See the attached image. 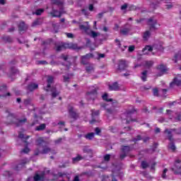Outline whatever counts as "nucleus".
I'll return each instance as SVG.
<instances>
[{"label": "nucleus", "mask_w": 181, "mask_h": 181, "mask_svg": "<svg viewBox=\"0 0 181 181\" xmlns=\"http://www.w3.org/2000/svg\"><path fill=\"white\" fill-rule=\"evenodd\" d=\"M107 105H108L107 103H102L100 104L101 108H103V110H105L108 114H110L112 115H115L117 114V110L115 108L119 107V103L118 102H112V107L110 108H107Z\"/></svg>", "instance_id": "f257e3e1"}, {"label": "nucleus", "mask_w": 181, "mask_h": 181, "mask_svg": "<svg viewBox=\"0 0 181 181\" xmlns=\"http://www.w3.org/2000/svg\"><path fill=\"white\" fill-rule=\"evenodd\" d=\"M172 131H175V129L169 131V129H166L164 132L168 134V139L170 141V143L168 144V149L175 152V151H176V146L175 145V139L173 138V134H172Z\"/></svg>", "instance_id": "f03ea898"}, {"label": "nucleus", "mask_w": 181, "mask_h": 181, "mask_svg": "<svg viewBox=\"0 0 181 181\" xmlns=\"http://www.w3.org/2000/svg\"><path fill=\"white\" fill-rule=\"evenodd\" d=\"M36 144L37 146H42V150L41 151L42 155H46L47 153H49V152H52V148L47 146H45L43 145H46V141L42 139H38L36 141Z\"/></svg>", "instance_id": "7ed1b4c3"}, {"label": "nucleus", "mask_w": 181, "mask_h": 181, "mask_svg": "<svg viewBox=\"0 0 181 181\" xmlns=\"http://www.w3.org/2000/svg\"><path fill=\"white\" fill-rule=\"evenodd\" d=\"M147 25L149 26V30L151 32H155L158 30L156 25H158V20L155 19V17H151L147 19Z\"/></svg>", "instance_id": "20e7f679"}, {"label": "nucleus", "mask_w": 181, "mask_h": 181, "mask_svg": "<svg viewBox=\"0 0 181 181\" xmlns=\"http://www.w3.org/2000/svg\"><path fill=\"white\" fill-rule=\"evenodd\" d=\"M132 151V149L131 148V146H122L121 147L122 153H120L119 155V158L121 159V160H124V159H125V158L128 156V153H129V152H131Z\"/></svg>", "instance_id": "39448f33"}, {"label": "nucleus", "mask_w": 181, "mask_h": 181, "mask_svg": "<svg viewBox=\"0 0 181 181\" xmlns=\"http://www.w3.org/2000/svg\"><path fill=\"white\" fill-rule=\"evenodd\" d=\"M37 88H39V84L31 82L26 86L25 90L27 93H32L35 90H37Z\"/></svg>", "instance_id": "423d86ee"}, {"label": "nucleus", "mask_w": 181, "mask_h": 181, "mask_svg": "<svg viewBox=\"0 0 181 181\" xmlns=\"http://www.w3.org/2000/svg\"><path fill=\"white\" fill-rule=\"evenodd\" d=\"M181 160H176L175 163H174V168H172L173 170L174 173L175 175H177L179 173H181Z\"/></svg>", "instance_id": "0eeeda50"}, {"label": "nucleus", "mask_w": 181, "mask_h": 181, "mask_svg": "<svg viewBox=\"0 0 181 181\" xmlns=\"http://www.w3.org/2000/svg\"><path fill=\"white\" fill-rule=\"evenodd\" d=\"M46 175V173L45 171L41 172L40 174L35 173L33 180L34 181H45L46 179L45 178V176Z\"/></svg>", "instance_id": "6e6552de"}, {"label": "nucleus", "mask_w": 181, "mask_h": 181, "mask_svg": "<svg viewBox=\"0 0 181 181\" xmlns=\"http://www.w3.org/2000/svg\"><path fill=\"white\" fill-rule=\"evenodd\" d=\"M127 67H128V64H127V61L124 59H121L119 62L117 70H119V71H124V70H126Z\"/></svg>", "instance_id": "1a4fd4ad"}, {"label": "nucleus", "mask_w": 181, "mask_h": 181, "mask_svg": "<svg viewBox=\"0 0 181 181\" xmlns=\"http://www.w3.org/2000/svg\"><path fill=\"white\" fill-rule=\"evenodd\" d=\"M87 97L89 100H95L97 98V95H98V93L97 92V89H93L92 90L88 92L87 93Z\"/></svg>", "instance_id": "9d476101"}, {"label": "nucleus", "mask_w": 181, "mask_h": 181, "mask_svg": "<svg viewBox=\"0 0 181 181\" xmlns=\"http://www.w3.org/2000/svg\"><path fill=\"white\" fill-rule=\"evenodd\" d=\"M157 70H158V72L157 74V76L158 77L163 76V74H165V73H166V71H168L166 66H165V65H163V64L158 65L157 66Z\"/></svg>", "instance_id": "9b49d317"}, {"label": "nucleus", "mask_w": 181, "mask_h": 181, "mask_svg": "<svg viewBox=\"0 0 181 181\" xmlns=\"http://www.w3.org/2000/svg\"><path fill=\"white\" fill-rule=\"evenodd\" d=\"M68 111L71 118L75 120L78 118V115H77V113L74 111V107H73V106L69 107Z\"/></svg>", "instance_id": "f8f14e48"}, {"label": "nucleus", "mask_w": 181, "mask_h": 181, "mask_svg": "<svg viewBox=\"0 0 181 181\" xmlns=\"http://www.w3.org/2000/svg\"><path fill=\"white\" fill-rule=\"evenodd\" d=\"M16 145L17 146H23V132H19L18 136L16 140Z\"/></svg>", "instance_id": "ddd939ff"}, {"label": "nucleus", "mask_w": 181, "mask_h": 181, "mask_svg": "<svg viewBox=\"0 0 181 181\" xmlns=\"http://www.w3.org/2000/svg\"><path fill=\"white\" fill-rule=\"evenodd\" d=\"M64 12L63 11H57L54 8H52V11L50 13V15L52 18H62V15H63Z\"/></svg>", "instance_id": "4468645a"}, {"label": "nucleus", "mask_w": 181, "mask_h": 181, "mask_svg": "<svg viewBox=\"0 0 181 181\" xmlns=\"http://www.w3.org/2000/svg\"><path fill=\"white\" fill-rule=\"evenodd\" d=\"M51 91V97L52 98H57L58 95H60V91L57 90V88L56 86H52L50 89Z\"/></svg>", "instance_id": "2eb2a0df"}, {"label": "nucleus", "mask_w": 181, "mask_h": 181, "mask_svg": "<svg viewBox=\"0 0 181 181\" xmlns=\"http://www.w3.org/2000/svg\"><path fill=\"white\" fill-rule=\"evenodd\" d=\"M127 24L124 25L123 29L120 30V35H122L123 36H128V34L132 30L131 26L127 27Z\"/></svg>", "instance_id": "dca6fc26"}, {"label": "nucleus", "mask_w": 181, "mask_h": 181, "mask_svg": "<svg viewBox=\"0 0 181 181\" xmlns=\"http://www.w3.org/2000/svg\"><path fill=\"white\" fill-rule=\"evenodd\" d=\"M66 47L67 49H70L71 50H81V47H78V45L76 43H66Z\"/></svg>", "instance_id": "f3484780"}, {"label": "nucleus", "mask_w": 181, "mask_h": 181, "mask_svg": "<svg viewBox=\"0 0 181 181\" xmlns=\"http://www.w3.org/2000/svg\"><path fill=\"white\" fill-rule=\"evenodd\" d=\"M110 91H119V85L117 82H114L113 83L108 86Z\"/></svg>", "instance_id": "a211bd4d"}, {"label": "nucleus", "mask_w": 181, "mask_h": 181, "mask_svg": "<svg viewBox=\"0 0 181 181\" xmlns=\"http://www.w3.org/2000/svg\"><path fill=\"white\" fill-rule=\"evenodd\" d=\"M85 70L88 74H91V73H94L95 68L93 64H88V65L86 66Z\"/></svg>", "instance_id": "6ab92c4d"}, {"label": "nucleus", "mask_w": 181, "mask_h": 181, "mask_svg": "<svg viewBox=\"0 0 181 181\" xmlns=\"http://www.w3.org/2000/svg\"><path fill=\"white\" fill-rule=\"evenodd\" d=\"M66 49H67V43L62 42L61 45L57 46L56 52L59 53L63 50H66Z\"/></svg>", "instance_id": "aec40b11"}, {"label": "nucleus", "mask_w": 181, "mask_h": 181, "mask_svg": "<svg viewBox=\"0 0 181 181\" xmlns=\"http://www.w3.org/2000/svg\"><path fill=\"white\" fill-rule=\"evenodd\" d=\"M173 86H177L178 87L181 86V80L177 77L174 78L173 81L170 83V87L172 88Z\"/></svg>", "instance_id": "412c9836"}, {"label": "nucleus", "mask_w": 181, "mask_h": 181, "mask_svg": "<svg viewBox=\"0 0 181 181\" xmlns=\"http://www.w3.org/2000/svg\"><path fill=\"white\" fill-rule=\"evenodd\" d=\"M53 80H54L53 76H48V78L47 79V89H45V91L49 92L48 88H52V84L53 83Z\"/></svg>", "instance_id": "4be33fe9"}, {"label": "nucleus", "mask_w": 181, "mask_h": 181, "mask_svg": "<svg viewBox=\"0 0 181 181\" xmlns=\"http://www.w3.org/2000/svg\"><path fill=\"white\" fill-rule=\"evenodd\" d=\"M23 168V160L21 159L17 162L16 167L14 168V170H22Z\"/></svg>", "instance_id": "5701e85b"}, {"label": "nucleus", "mask_w": 181, "mask_h": 181, "mask_svg": "<svg viewBox=\"0 0 181 181\" xmlns=\"http://www.w3.org/2000/svg\"><path fill=\"white\" fill-rule=\"evenodd\" d=\"M117 176L120 177V179H122V177H124V173H119V174H117L115 173H112L111 174L112 181H118V180H117V178H116Z\"/></svg>", "instance_id": "b1692460"}, {"label": "nucleus", "mask_w": 181, "mask_h": 181, "mask_svg": "<svg viewBox=\"0 0 181 181\" xmlns=\"http://www.w3.org/2000/svg\"><path fill=\"white\" fill-rule=\"evenodd\" d=\"M1 39L5 43H13V38L10 35L3 36Z\"/></svg>", "instance_id": "393cba45"}, {"label": "nucleus", "mask_w": 181, "mask_h": 181, "mask_svg": "<svg viewBox=\"0 0 181 181\" xmlns=\"http://www.w3.org/2000/svg\"><path fill=\"white\" fill-rule=\"evenodd\" d=\"M95 135V133L90 132V133H88L87 134H83V138H85L86 139H88V141H93V139H94Z\"/></svg>", "instance_id": "a878e982"}, {"label": "nucleus", "mask_w": 181, "mask_h": 181, "mask_svg": "<svg viewBox=\"0 0 181 181\" xmlns=\"http://www.w3.org/2000/svg\"><path fill=\"white\" fill-rule=\"evenodd\" d=\"M82 151L83 153H89L93 155V149L90 148L89 146H83Z\"/></svg>", "instance_id": "bb28decb"}, {"label": "nucleus", "mask_w": 181, "mask_h": 181, "mask_svg": "<svg viewBox=\"0 0 181 181\" xmlns=\"http://www.w3.org/2000/svg\"><path fill=\"white\" fill-rule=\"evenodd\" d=\"M18 69H16L15 66H11L10 68V74H8V77H12V76H15V74H18Z\"/></svg>", "instance_id": "cd10ccee"}, {"label": "nucleus", "mask_w": 181, "mask_h": 181, "mask_svg": "<svg viewBox=\"0 0 181 181\" xmlns=\"http://www.w3.org/2000/svg\"><path fill=\"white\" fill-rule=\"evenodd\" d=\"M42 23H43V20H42V18H37L35 21H33V23H32V26L35 27V26H40V25H42Z\"/></svg>", "instance_id": "c85d7f7f"}, {"label": "nucleus", "mask_w": 181, "mask_h": 181, "mask_svg": "<svg viewBox=\"0 0 181 181\" xmlns=\"http://www.w3.org/2000/svg\"><path fill=\"white\" fill-rule=\"evenodd\" d=\"M153 48L151 45H146L143 49L142 52L144 54H148V52H152Z\"/></svg>", "instance_id": "c756f323"}, {"label": "nucleus", "mask_w": 181, "mask_h": 181, "mask_svg": "<svg viewBox=\"0 0 181 181\" xmlns=\"http://www.w3.org/2000/svg\"><path fill=\"white\" fill-rule=\"evenodd\" d=\"M173 60L174 61V63H176L177 62L181 60V51H178L177 53H175L174 59Z\"/></svg>", "instance_id": "7c9ffc66"}, {"label": "nucleus", "mask_w": 181, "mask_h": 181, "mask_svg": "<svg viewBox=\"0 0 181 181\" xmlns=\"http://www.w3.org/2000/svg\"><path fill=\"white\" fill-rule=\"evenodd\" d=\"M84 158L81 156L80 154H78L76 157L72 158L73 163H77V162H80V160H83Z\"/></svg>", "instance_id": "2f4dec72"}, {"label": "nucleus", "mask_w": 181, "mask_h": 181, "mask_svg": "<svg viewBox=\"0 0 181 181\" xmlns=\"http://www.w3.org/2000/svg\"><path fill=\"white\" fill-rule=\"evenodd\" d=\"M79 29L81 30H84L85 33H86L88 35V30H90V26L87 25H79Z\"/></svg>", "instance_id": "473e14b6"}, {"label": "nucleus", "mask_w": 181, "mask_h": 181, "mask_svg": "<svg viewBox=\"0 0 181 181\" xmlns=\"http://www.w3.org/2000/svg\"><path fill=\"white\" fill-rule=\"evenodd\" d=\"M102 98L104 101H106L107 103H112V98H108V93H107L102 95Z\"/></svg>", "instance_id": "72a5a7b5"}, {"label": "nucleus", "mask_w": 181, "mask_h": 181, "mask_svg": "<svg viewBox=\"0 0 181 181\" xmlns=\"http://www.w3.org/2000/svg\"><path fill=\"white\" fill-rule=\"evenodd\" d=\"M147 77H148V71L145 70L143 72H141V78L142 81H146Z\"/></svg>", "instance_id": "f704fd0d"}, {"label": "nucleus", "mask_w": 181, "mask_h": 181, "mask_svg": "<svg viewBox=\"0 0 181 181\" xmlns=\"http://www.w3.org/2000/svg\"><path fill=\"white\" fill-rule=\"evenodd\" d=\"M153 66V61H146L144 67L145 69H151Z\"/></svg>", "instance_id": "c9c22d12"}, {"label": "nucleus", "mask_w": 181, "mask_h": 181, "mask_svg": "<svg viewBox=\"0 0 181 181\" xmlns=\"http://www.w3.org/2000/svg\"><path fill=\"white\" fill-rule=\"evenodd\" d=\"M46 129V124H41L35 128L36 131H45Z\"/></svg>", "instance_id": "e433bc0d"}, {"label": "nucleus", "mask_w": 181, "mask_h": 181, "mask_svg": "<svg viewBox=\"0 0 181 181\" xmlns=\"http://www.w3.org/2000/svg\"><path fill=\"white\" fill-rule=\"evenodd\" d=\"M88 36H90V37L95 38L98 36V33L94 31V30H90V33H88Z\"/></svg>", "instance_id": "4c0bfd02"}, {"label": "nucleus", "mask_w": 181, "mask_h": 181, "mask_svg": "<svg viewBox=\"0 0 181 181\" xmlns=\"http://www.w3.org/2000/svg\"><path fill=\"white\" fill-rule=\"evenodd\" d=\"M141 7H137L136 6H134V4H132L128 6V11H137L140 10Z\"/></svg>", "instance_id": "58836bf2"}, {"label": "nucleus", "mask_w": 181, "mask_h": 181, "mask_svg": "<svg viewBox=\"0 0 181 181\" xmlns=\"http://www.w3.org/2000/svg\"><path fill=\"white\" fill-rule=\"evenodd\" d=\"M45 12V8H37L35 10V12L34 13L37 16H40Z\"/></svg>", "instance_id": "ea45409f"}, {"label": "nucleus", "mask_w": 181, "mask_h": 181, "mask_svg": "<svg viewBox=\"0 0 181 181\" xmlns=\"http://www.w3.org/2000/svg\"><path fill=\"white\" fill-rule=\"evenodd\" d=\"M24 105H26V107L33 105V104H32V99L28 98V99L24 100Z\"/></svg>", "instance_id": "a19ab883"}, {"label": "nucleus", "mask_w": 181, "mask_h": 181, "mask_svg": "<svg viewBox=\"0 0 181 181\" xmlns=\"http://www.w3.org/2000/svg\"><path fill=\"white\" fill-rule=\"evenodd\" d=\"M18 32L20 35H23V21L21 22L18 25Z\"/></svg>", "instance_id": "79ce46f5"}, {"label": "nucleus", "mask_w": 181, "mask_h": 181, "mask_svg": "<svg viewBox=\"0 0 181 181\" xmlns=\"http://www.w3.org/2000/svg\"><path fill=\"white\" fill-rule=\"evenodd\" d=\"M81 64H83V66H87L88 64H90V62H88V60L86 58H84V57H81Z\"/></svg>", "instance_id": "37998d69"}, {"label": "nucleus", "mask_w": 181, "mask_h": 181, "mask_svg": "<svg viewBox=\"0 0 181 181\" xmlns=\"http://www.w3.org/2000/svg\"><path fill=\"white\" fill-rule=\"evenodd\" d=\"M59 59H62L64 62H66L67 63H69V55H66L64 54H62L60 55V57H59Z\"/></svg>", "instance_id": "c03bdc74"}, {"label": "nucleus", "mask_w": 181, "mask_h": 181, "mask_svg": "<svg viewBox=\"0 0 181 181\" xmlns=\"http://www.w3.org/2000/svg\"><path fill=\"white\" fill-rule=\"evenodd\" d=\"M25 146L23 148V153H28L30 152V148H29L28 145L29 144H24Z\"/></svg>", "instance_id": "a18cd8bd"}, {"label": "nucleus", "mask_w": 181, "mask_h": 181, "mask_svg": "<svg viewBox=\"0 0 181 181\" xmlns=\"http://www.w3.org/2000/svg\"><path fill=\"white\" fill-rule=\"evenodd\" d=\"M52 4L53 5H57L58 6L63 5V2L60 0H52Z\"/></svg>", "instance_id": "49530a36"}, {"label": "nucleus", "mask_w": 181, "mask_h": 181, "mask_svg": "<svg viewBox=\"0 0 181 181\" xmlns=\"http://www.w3.org/2000/svg\"><path fill=\"white\" fill-rule=\"evenodd\" d=\"M14 124L16 127H22L23 125V119H17Z\"/></svg>", "instance_id": "de8ad7c7"}, {"label": "nucleus", "mask_w": 181, "mask_h": 181, "mask_svg": "<svg viewBox=\"0 0 181 181\" xmlns=\"http://www.w3.org/2000/svg\"><path fill=\"white\" fill-rule=\"evenodd\" d=\"M141 166L142 169H146L147 168H149V164L146 161L143 160L141 161Z\"/></svg>", "instance_id": "09e8293b"}, {"label": "nucleus", "mask_w": 181, "mask_h": 181, "mask_svg": "<svg viewBox=\"0 0 181 181\" xmlns=\"http://www.w3.org/2000/svg\"><path fill=\"white\" fill-rule=\"evenodd\" d=\"M138 141H142V136L138 134L135 138L132 139V142H138Z\"/></svg>", "instance_id": "8fccbe9b"}, {"label": "nucleus", "mask_w": 181, "mask_h": 181, "mask_svg": "<svg viewBox=\"0 0 181 181\" xmlns=\"http://www.w3.org/2000/svg\"><path fill=\"white\" fill-rule=\"evenodd\" d=\"M83 58H86V60H90V59H93V57H94V54H93V53H88L86 55H83Z\"/></svg>", "instance_id": "3c124183"}, {"label": "nucleus", "mask_w": 181, "mask_h": 181, "mask_svg": "<svg viewBox=\"0 0 181 181\" xmlns=\"http://www.w3.org/2000/svg\"><path fill=\"white\" fill-rule=\"evenodd\" d=\"M151 37V32L150 31H146L143 35V37L145 40H147L148 37Z\"/></svg>", "instance_id": "603ef678"}, {"label": "nucleus", "mask_w": 181, "mask_h": 181, "mask_svg": "<svg viewBox=\"0 0 181 181\" xmlns=\"http://www.w3.org/2000/svg\"><path fill=\"white\" fill-rule=\"evenodd\" d=\"M81 12L82 15H84L85 16H90V12H88V11H87V9H86V8H82L81 10Z\"/></svg>", "instance_id": "864d4df0"}, {"label": "nucleus", "mask_w": 181, "mask_h": 181, "mask_svg": "<svg viewBox=\"0 0 181 181\" xmlns=\"http://www.w3.org/2000/svg\"><path fill=\"white\" fill-rule=\"evenodd\" d=\"M153 94L155 97H159V90L158 88H155L153 89Z\"/></svg>", "instance_id": "5fc2aeb1"}, {"label": "nucleus", "mask_w": 181, "mask_h": 181, "mask_svg": "<svg viewBox=\"0 0 181 181\" xmlns=\"http://www.w3.org/2000/svg\"><path fill=\"white\" fill-rule=\"evenodd\" d=\"M81 176H88V177H90L93 176V173L91 172H83L81 174Z\"/></svg>", "instance_id": "6e6d98bb"}, {"label": "nucleus", "mask_w": 181, "mask_h": 181, "mask_svg": "<svg viewBox=\"0 0 181 181\" xmlns=\"http://www.w3.org/2000/svg\"><path fill=\"white\" fill-rule=\"evenodd\" d=\"M29 138H30V136H28L26 134H23V144H30L29 142H28V139H29Z\"/></svg>", "instance_id": "4d7b16f0"}, {"label": "nucleus", "mask_w": 181, "mask_h": 181, "mask_svg": "<svg viewBox=\"0 0 181 181\" xmlns=\"http://www.w3.org/2000/svg\"><path fill=\"white\" fill-rule=\"evenodd\" d=\"M13 175V173H12L11 171H6L4 173V175L7 176L8 177H12Z\"/></svg>", "instance_id": "13d9d810"}, {"label": "nucleus", "mask_w": 181, "mask_h": 181, "mask_svg": "<svg viewBox=\"0 0 181 181\" xmlns=\"http://www.w3.org/2000/svg\"><path fill=\"white\" fill-rule=\"evenodd\" d=\"M158 145H159L158 143H154L152 148H151V153H153V152H156V148H158Z\"/></svg>", "instance_id": "bf43d9fd"}, {"label": "nucleus", "mask_w": 181, "mask_h": 181, "mask_svg": "<svg viewBox=\"0 0 181 181\" xmlns=\"http://www.w3.org/2000/svg\"><path fill=\"white\" fill-rule=\"evenodd\" d=\"M111 159V155L110 154H106L104 156V160L105 162H110V160Z\"/></svg>", "instance_id": "052dcab7"}, {"label": "nucleus", "mask_w": 181, "mask_h": 181, "mask_svg": "<svg viewBox=\"0 0 181 181\" xmlns=\"http://www.w3.org/2000/svg\"><path fill=\"white\" fill-rule=\"evenodd\" d=\"M39 124V121L37 119H35L32 123L30 124V127H35V125Z\"/></svg>", "instance_id": "680f3d73"}, {"label": "nucleus", "mask_w": 181, "mask_h": 181, "mask_svg": "<svg viewBox=\"0 0 181 181\" xmlns=\"http://www.w3.org/2000/svg\"><path fill=\"white\" fill-rule=\"evenodd\" d=\"M42 153V151L39 148H36L34 151V156H39Z\"/></svg>", "instance_id": "e2e57ef3"}, {"label": "nucleus", "mask_w": 181, "mask_h": 181, "mask_svg": "<svg viewBox=\"0 0 181 181\" xmlns=\"http://www.w3.org/2000/svg\"><path fill=\"white\" fill-rule=\"evenodd\" d=\"M100 133H101V129H100V127H96L95 129V134L96 135H100Z\"/></svg>", "instance_id": "0e129e2a"}, {"label": "nucleus", "mask_w": 181, "mask_h": 181, "mask_svg": "<svg viewBox=\"0 0 181 181\" xmlns=\"http://www.w3.org/2000/svg\"><path fill=\"white\" fill-rule=\"evenodd\" d=\"M63 80H64V83H69L70 81V77L66 76H63Z\"/></svg>", "instance_id": "69168bd1"}, {"label": "nucleus", "mask_w": 181, "mask_h": 181, "mask_svg": "<svg viewBox=\"0 0 181 181\" xmlns=\"http://www.w3.org/2000/svg\"><path fill=\"white\" fill-rule=\"evenodd\" d=\"M0 91L5 93L6 91V85H3L0 86Z\"/></svg>", "instance_id": "338daca9"}, {"label": "nucleus", "mask_w": 181, "mask_h": 181, "mask_svg": "<svg viewBox=\"0 0 181 181\" xmlns=\"http://www.w3.org/2000/svg\"><path fill=\"white\" fill-rule=\"evenodd\" d=\"M12 91H13L16 95H21V92L19 90H17L15 88H12Z\"/></svg>", "instance_id": "774afa93"}]
</instances>
